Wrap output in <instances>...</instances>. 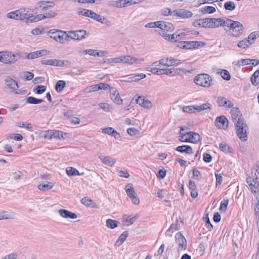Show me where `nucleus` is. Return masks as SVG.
<instances>
[{"instance_id":"f257e3e1","label":"nucleus","mask_w":259,"mask_h":259,"mask_svg":"<svg viewBox=\"0 0 259 259\" xmlns=\"http://www.w3.org/2000/svg\"><path fill=\"white\" fill-rule=\"evenodd\" d=\"M224 21L222 26L229 35L238 37L242 33L244 27L240 22L229 18L224 19Z\"/></svg>"},{"instance_id":"f03ea898","label":"nucleus","mask_w":259,"mask_h":259,"mask_svg":"<svg viewBox=\"0 0 259 259\" xmlns=\"http://www.w3.org/2000/svg\"><path fill=\"white\" fill-rule=\"evenodd\" d=\"M192 34V32L188 28H184L177 30L172 34H165L163 33V37L166 40L175 42L183 39L186 35Z\"/></svg>"},{"instance_id":"7ed1b4c3","label":"nucleus","mask_w":259,"mask_h":259,"mask_svg":"<svg viewBox=\"0 0 259 259\" xmlns=\"http://www.w3.org/2000/svg\"><path fill=\"white\" fill-rule=\"evenodd\" d=\"M21 58V56L17 53L10 51L0 52V62L6 64H12Z\"/></svg>"},{"instance_id":"20e7f679","label":"nucleus","mask_w":259,"mask_h":259,"mask_svg":"<svg viewBox=\"0 0 259 259\" xmlns=\"http://www.w3.org/2000/svg\"><path fill=\"white\" fill-rule=\"evenodd\" d=\"M48 35L56 42L64 44L69 39L66 37L67 32L57 29H53L48 32Z\"/></svg>"},{"instance_id":"39448f33","label":"nucleus","mask_w":259,"mask_h":259,"mask_svg":"<svg viewBox=\"0 0 259 259\" xmlns=\"http://www.w3.org/2000/svg\"><path fill=\"white\" fill-rule=\"evenodd\" d=\"M194 81L197 85L205 88H209L213 84L212 77L205 73L200 74L196 76Z\"/></svg>"},{"instance_id":"423d86ee","label":"nucleus","mask_w":259,"mask_h":259,"mask_svg":"<svg viewBox=\"0 0 259 259\" xmlns=\"http://www.w3.org/2000/svg\"><path fill=\"white\" fill-rule=\"evenodd\" d=\"M201 27L205 28H215L222 26L224 19L215 18H202Z\"/></svg>"},{"instance_id":"0eeeda50","label":"nucleus","mask_w":259,"mask_h":259,"mask_svg":"<svg viewBox=\"0 0 259 259\" xmlns=\"http://www.w3.org/2000/svg\"><path fill=\"white\" fill-rule=\"evenodd\" d=\"M18 20L25 23H31L35 21L34 16L30 13L28 8H21L18 10Z\"/></svg>"},{"instance_id":"6e6552de","label":"nucleus","mask_w":259,"mask_h":259,"mask_svg":"<svg viewBox=\"0 0 259 259\" xmlns=\"http://www.w3.org/2000/svg\"><path fill=\"white\" fill-rule=\"evenodd\" d=\"M234 125L238 137L242 141H246L247 140V130L248 127L244 120L240 122L238 124Z\"/></svg>"},{"instance_id":"1a4fd4ad","label":"nucleus","mask_w":259,"mask_h":259,"mask_svg":"<svg viewBox=\"0 0 259 259\" xmlns=\"http://www.w3.org/2000/svg\"><path fill=\"white\" fill-rule=\"evenodd\" d=\"M125 191L127 195L131 198L133 204L139 205L140 204V199H139L134 187L132 184H127L125 187Z\"/></svg>"},{"instance_id":"9d476101","label":"nucleus","mask_w":259,"mask_h":259,"mask_svg":"<svg viewBox=\"0 0 259 259\" xmlns=\"http://www.w3.org/2000/svg\"><path fill=\"white\" fill-rule=\"evenodd\" d=\"M205 43L198 41H186L180 42L179 47L184 49H192L203 47Z\"/></svg>"},{"instance_id":"9b49d317","label":"nucleus","mask_w":259,"mask_h":259,"mask_svg":"<svg viewBox=\"0 0 259 259\" xmlns=\"http://www.w3.org/2000/svg\"><path fill=\"white\" fill-rule=\"evenodd\" d=\"M176 243L178 245L177 249L179 252L184 251L187 247V240L184 235L178 232L176 234Z\"/></svg>"},{"instance_id":"f8f14e48","label":"nucleus","mask_w":259,"mask_h":259,"mask_svg":"<svg viewBox=\"0 0 259 259\" xmlns=\"http://www.w3.org/2000/svg\"><path fill=\"white\" fill-rule=\"evenodd\" d=\"M87 31L84 30L69 31L67 32L66 37L73 39L81 40L85 38Z\"/></svg>"},{"instance_id":"ddd939ff","label":"nucleus","mask_w":259,"mask_h":259,"mask_svg":"<svg viewBox=\"0 0 259 259\" xmlns=\"http://www.w3.org/2000/svg\"><path fill=\"white\" fill-rule=\"evenodd\" d=\"M231 115L234 124H238L240 122H242L244 120V119L242 117V114L239 110V109L237 107L232 108Z\"/></svg>"},{"instance_id":"4468645a","label":"nucleus","mask_w":259,"mask_h":259,"mask_svg":"<svg viewBox=\"0 0 259 259\" xmlns=\"http://www.w3.org/2000/svg\"><path fill=\"white\" fill-rule=\"evenodd\" d=\"M214 123L220 128L226 129L228 127L229 121L226 116L222 115L217 117Z\"/></svg>"},{"instance_id":"2eb2a0df","label":"nucleus","mask_w":259,"mask_h":259,"mask_svg":"<svg viewBox=\"0 0 259 259\" xmlns=\"http://www.w3.org/2000/svg\"><path fill=\"white\" fill-rule=\"evenodd\" d=\"M246 183L248 184L252 193H256L258 191L259 183L254 178L249 176L246 179Z\"/></svg>"},{"instance_id":"dca6fc26","label":"nucleus","mask_w":259,"mask_h":259,"mask_svg":"<svg viewBox=\"0 0 259 259\" xmlns=\"http://www.w3.org/2000/svg\"><path fill=\"white\" fill-rule=\"evenodd\" d=\"M174 16L181 17L182 18H189L193 16V13L188 10L179 9L174 11Z\"/></svg>"},{"instance_id":"f3484780","label":"nucleus","mask_w":259,"mask_h":259,"mask_svg":"<svg viewBox=\"0 0 259 259\" xmlns=\"http://www.w3.org/2000/svg\"><path fill=\"white\" fill-rule=\"evenodd\" d=\"M110 96L111 100L116 104H121L123 100L119 96V92L114 88H111L110 90Z\"/></svg>"},{"instance_id":"a211bd4d","label":"nucleus","mask_w":259,"mask_h":259,"mask_svg":"<svg viewBox=\"0 0 259 259\" xmlns=\"http://www.w3.org/2000/svg\"><path fill=\"white\" fill-rule=\"evenodd\" d=\"M90 18L102 24H106L108 26H109L111 25V22L109 20H107L105 17L99 15L93 11H92Z\"/></svg>"},{"instance_id":"6ab92c4d","label":"nucleus","mask_w":259,"mask_h":259,"mask_svg":"<svg viewBox=\"0 0 259 259\" xmlns=\"http://www.w3.org/2000/svg\"><path fill=\"white\" fill-rule=\"evenodd\" d=\"M139 215L136 214L135 215H124L122 217V223L124 226H128L132 225L138 219Z\"/></svg>"},{"instance_id":"aec40b11","label":"nucleus","mask_w":259,"mask_h":259,"mask_svg":"<svg viewBox=\"0 0 259 259\" xmlns=\"http://www.w3.org/2000/svg\"><path fill=\"white\" fill-rule=\"evenodd\" d=\"M99 158L103 164L111 167L113 166L116 162L115 159L109 156H104L101 154Z\"/></svg>"},{"instance_id":"412c9836","label":"nucleus","mask_w":259,"mask_h":259,"mask_svg":"<svg viewBox=\"0 0 259 259\" xmlns=\"http://www.w3.org/2000/svg\"><path fill=\"white\" fill-rule=\"evenodd\" d=\"M217 102L219 106L224 108H232L234 105L230 100L223 97H219Z\"/></svg>"},{"instance_id":"4be33fe9","label":"nucleus","mask_w":259,"mask_h":259,"mask_svg":"<svg viewBox=\"0 0 259 259\" xmlns=\"http://www.w3.org/2000/svg\"><path fill=\"white\" fill-rule=\"evenodd\" d=\"M79 53L82 54H88L90 56L103 57L105 55L104 52L101 51L98 52L97 50L88 49L85 50L81 51H79Z\"/></svg>"},{"instance_id":"5701e85b","label":"nucleus","mask_w":259,"mask_h":259,"mask_svg":"<svg viewBox=\"0 0 259 259\" xmlns=\"http://www.w3.org/2000/svg\"><path fill=\"white\" fill-rule=\"evenodd\" d=\"M5 83L7 87L13 91L19 88L18 83L9 76L5 79Z\"/></svg>"},{"instance_id":"b1692460","label":"nucleus","mask_w":259,"mask_h":259,"mask_svg":"<svg viewBox=\"0 0 259 259\" xmlns=\"http://www.w3.org/2000/svg\"><path fill=\"white\" fill-rule=\"evenodd\" d=\"M137 104H139L142 107L146 108L149 109L152 107V104L150 101L146 99L144 97H139L136 100Z\"/></svg>"},{"instance_id":"393cba45","label":"nucleus","mask_w":259,"mask_h":259,"mask_svg":"<svg viewBox=\"0 0 259 259\" xmlns=\"http://www.w3.org/2000/svg\"><path fill=\"white\" fill-rule=\"evenodd\" d=\"M59 213L62 217L64 218L76 219L77 218L76 213L64 209H59Z\"/></svg>"},{"instance_id":"a878e982","label":"nucleus","mask_w":259,"mask_h":259,"mask_svg":"<svg viewBox=\"0 0 259 259\" xmlns=\"http://www.w3.org/2000/svg\"><path fill=\"white\" fill-rule=\"evenodd\" d=\"M180 62L181 61L180 60L175 59L172 58L163 59V65L167 66L178 65L180 64Z\"/></svg>"},{"instance_id":"bb28decb","label":"nucleus","mask_w":259,"mask_h":259,"mask_svg":"<svg viewBox=\"0 0 259 259\" xmlns=\"http://www.w3.org/2000/svg\"><path fill=\"white\" fill-rule=\"evenodd\" d=\"M176 150L180 152L185 153L188 154H192L193 152L192 147L188 145L178 146L177 147Z\"/></svg>"},{"instance_id":"cd10ccee","label":"nucleus","mask_w":259,"mask_h":259,"mask_svg":"<svg viewBox=\"0 0 259 259\" xmlns=\"http://www.w3.org/2000/svg\"><path fill=\"white\" fill-rule=\"evenodd\" d=\"M54 184L53 183L49 182L47 183H42V184L38 185L37 188L40 191H46L51 189L54 187Z\"/></svg>"},{"instance_id":"c85d7f7f","label":"nucleus","mask_w":259,"mask_h":259,"mask_svg":"<svg viewBox=\"0 0 259 259\" xmlns=\"http://www.w3.org/2000/svg\"><path fill=\"white\" fill-rule=\"evenodd\" d=\"M45 52H46V51H45V50H41V51H35L34 52H31V53L28 54L26 56L25 58L27 59H33L37 58L40 56L44 55V53Z\"/></svg>"},{"instance_id":"c756f323","label":"nucleus","mask_w":259,"mask_h":259,"mask_svg":"<svg viewBox=\"0 0 259 259\" xmlns=\"http://www.w3.org/2000/svg\"><path fill=\"white\" fill-rule=\"evenodd\" d=\"M163 33L168 34V32L172 33L174 30L173 25L170 22H163Z\"/></svg>"},{"instance_id":"7c9ffc66","label":"nucleus","mask_w":259,"mask_h":259,"mask_svg":"<svg viewBox=\"0 0 259 259\" xmlns=\"http://www.w3.org/2000/svg\"><path fill=\"white\" fill-rule=\"evenodd\" d=\"M212 105L208 103H204L199 106H196V110L197 112L203 111H210L211 109Z\"/></svg>"},{"instance_id":"2f4dec72","label":"nucleus","mask_w":259,"mask_h":259,"mask_svg":"<svg viewBox=\"0 0 259 259\" xmlns=\"http://www.w3.org/2000/svg\"><path fill=\"white\" fill-rule=\"evenodd\" d=\"M189 136L190 141H189V142L197 143L200 141V137L198 133L189 132Z\"/></svg>"},{"instance_id":"473e14b6","label":"nucleus","mask_w":259,"mask_h":259,"mask_svg":"<svg viewBox=\"0 0 259 259\" xmlns=\"http://www.w3.org/2000/svg\"><path fill=\"white\" fill-rule=\"evenodd\" d=\"M250 81L254 86H256L259 83V69L255 71L251 75Z\"/></svg>"},{"instance_id":"72a5a7b5","label":"nucleus","mask_w":259,"mask_h":259,"mask_svg":"<svg viewBox=\"0 0 259 259\" xmlns=\"http://www.w3.org/2000/svg\"><path fill=\"white\" fill-rule=\"evenodd\" d=\"M252 44V41H250L249 40H247V39H244L238 42L237 46L240 48L245 49L248 47L250 45H251Z\"/></svg>"},{"instance_id":"f704fd0d","label":"nucleus","mask_w":259,"mask_h":259,"mask_svg":"<svg viewBox=\"0 0 259 259\" xmlns=\"http://www.w3.org/2000/svg\"><path fill=\"white\" fill-rule=\"evenodd\" d=\"M178 70H180V69L177 68V69H175L173 68H163V74H166L171 76H174L178 73Z\"/></svg>"},{"instance_id":"c9c22d12","label":"nucleus","mask_w":259,"mask_h":259,"mask_svg":"<svg viewBox=\"0 0 259 259\" xmlns=\"http://www.w3.org/2000/svg\"><path fill=\"white\" fill-rule=\"evenodd\" d=\"M66 172L68 176L80 175L79 172L77 169L72 167H67L66 169Z\"/></svg>"},{"instance_id":"e433bc0d","label":"nucleus","mask_w":259,"mask_h":259,"mask_svg":"<svg viewBox=\"0 0 259 259\" xmlns=\"http://www.w3.org/2000/svg\"><path fill=\"white\" fill-rule=\"evenodd\" d=\"M66 85V83L64 80H59L57 82L55 85V89L58 93H61Z\"/></svg>"},{"instance_id":"4c0bfd02","label":"nucleus","mask_w":259,"mask_h":259,"mask_svg":"<svg viewBox=\"0 0 259 259\" xmlns=\"http://www.w3.org/2000/svg\"><path fill=\"white\" fill-rule=\"evenodd\" d=\"M44 100L42 99H36L33 97H28L26 99V102L28 104H37L41 103V102H44Z\"/></svg>"},{"instance_id":"58836bf2","label":"nucleus","mask_w":259,"mask_h":259,"mask_svg":"<svg viewBox=\"0 0 259 259\" xmlns=\"http://www.w3.org/2000/svg\"><path fill=\"white\" fill-rule=\"evenodd\" d=\"M59 60L58 59H47L41 61V63L45 65H48L50 66H58Z\"/></svg>"},{"instance_id":"ea45409f","label":"nucleus","mask_w":259,"mask_h":259,"mask_svg":"<svg viewBox=\"0 0 259 259\" xmlns=\"http://www.w3.org/2000/svg\"><path fill=\"white\" fill-rule=\"evenodd\" d=\"M219 148L222 151L226 153H232V148L227 144L220 143Z\"/></svg>"},{"instance_id":"a19ab883","label":"nucleus","mask_w":259,"mask_h":259,"mask_svg":"<svg viewBox=\"0 0 259 259\" xmlns=\"http://www.w3.org/2000/svg\"><path fill=\"white\" fill-rule=\"evenodd\" d=\"M251 177H254L255 180H258L259 179V165H255L253 167L251 172Z\"/></svg>"},{"instance_id":"79ce46f5","label":"nucleus","mask_w":259,"mask_h":259,"mask_svg":"<svg viewBox=\"0 0 259 259\" xmlns=\"http://www.w3.org/2000/svg\"><path fill=\"white\" fill-rule=\"evenodd\" d=\"M215 11V8L212 6H205L202 7L201 9V12L203 13L212 14Z\"/></svg>"},{"instance_id":"37998d69","label":"nucleus","mask_w":259,"mask_h":259,"mask_svg":"<svg viewBox=\"0 0 259 259\" xmlns=\"http://www.w3.org/2000/svg\"><path fill=\"white\" fill-rule=\"evenodd\" d=\"M99 105L101 109H102L106 112H109L114 110V108L112 107V106L109 105L107 103H100L99 104Z\"/></svg>"},{"instance_id":"c03bdc74","label":"nucleus","mask_w":259,"mask_h":259,"mask_svg":"<svg viewBox=\"0 0 259 259\" xmlns=\"http://www.w3.org/2000/svg\"><path fill=\"white\" fill-rule=\"evenodd\" d=\"M224 8L226 10H228L230 11H233L236 8V6L235 3L232 1H228L226 2L224 4Z\"/></svg>"},{"instance_id":"a18cd8bd","label":"nucleus","mask_w":259,"mask_h":259,"mask_svg":"<svg viewBox=\"0 0 259 259\" xmlns=\"http://www.w3.org/2000/svg\"><path fill=\"white\" fill-rule=\"evenodd\" d=\"M127 236L128 232L127 231L123 232L118 238V239L116 241V245H120L125 240Z\"/></svg>"},{"instance_id":"49530a36","label":"nucleus","mask_w":259,"mask_h":259,"mask_svg":"<svg viewBox=\"0 0 259 259\" xmlns=\"http://www.w3.org/2000/svg\"><path fill=\"white\" fill-rule=\"evenodd\" d=\"M180 134L181 135L179 138V140L180 141L184 142H189V141H190L189 132L185 133L180 131Z\"/></svg>"},{"instance_id":"de8ad7c7","label":"nucleus","mask_w":259,"mask_h":259,"mask_svg":"<svg viewBox=\"0 0 259 259\" xmlns=\"http://www.w3.org/2000/svg\"><path fill=\"white\" fill-rule=\"evenodd\" d=\"M128 59H129V61H130L129 65H133L134 64H139V63H140L141 62L144 61V59L143 58H138L132 57L130 55V58Z\"/></svg>"},{"instance_id":"09e8293b","label":"nucleus","mask_w":259,"mask_h":259,"mask_svg":"<svg viewBox=\"0 0 259 259\" xmlns=\"http://www.w3.org/2000/svg\"><path fill=\"white\" fill-rule=\"evenodd\" d=\"M46 87L45 85H36L33 90V91L37 94H41L46 91Z\"/></svg>"},{"instance_id":"8fccbe9b","label":"nucleus","mask_w":259,"mask_h":259,"mask_svg":"<svg viewBox=\"0 0 259 259\" xmlns=\"http://www.w3.org/2000/svg\"><path fill=\"white\" fill-rule=\"evenodd\" d=\"M13 215L5 211H0V221L4 219H12Z\"/></svg>"},{"instance_id":"3c124183","label":"nucleus","mask_w":259,"mask_h":259,"mask_svg":"<svg viewBox=\"0 0 259 259\" xmlns=\"http://www.w3.org/2000/svg\"><path fill=\"white\" fill-rule=\"evenodd\" d=\"M48 134H50V136H53V138L59 139L63 138V133L59 131H50Z\"/></svg>"},{"instance_id":"603ef678","label":"nucleus","mask_w":259,"mask_h":259,"mask_svg":"<svg viewBox=\"0 0 259 259\" xmlns=\"http://www.w3.org/2000/svg\"><path fill=\"white\" fill-rule=\"evenodd\" d=\"M50 3L53 4L52 2L41 1L38 3V6L39 8L43 10H47L48 8L53 7V5H49Z\"/></svg>"},{"instance_id":"864d4df0","label":"nucleus","mask_w":259,"mask_h":259,"mask_svg":"<svg viewBox=\"0 0 259 259\" xmlns=\"http://www.w3.org/2000/svg\"><path fill=\"white\" fill-rule=\"evenodd\" d=\"M146 77V75L144 73L137 74L132 77L128 78L130 81H138L141 79Z\"/></svg>"},{"instance_id":"5fc2aeb1","label":"nucleus","mask_w":259,"mask_h":259,"mask_svg":"<svg viewBox=\"0 0 259 259\" xmlns=\"http://www.w3.org/2000/svg\"><path fill=\"white\" fill-rule=\"evenodd\" d=\"M111 5L115 8H121L124 7L123 0H119L116 1H112Z\"/></svg>"},{"instance_id":"6e6d98bb","label":"nucleus","mask_w":259,"mask_h":259,"mask_svg":"<svg viewBox=\"0 0 259 259\" xmlns=\"http://www.w3.org/2000/svg\"><path fill=\"white\" fill-rule=\"evenodd\" d=\"M18 10L15 11H12L7 14V17L9 19H12L18 20Z\"/></svg>"},{"instance_id":"4d7b16f0","label":"nucleus","mask_w":259,"mask_h":259,"mask_svg":"<svg viewBox=\"0 0 259 259\" xmlns=\"http://www.w3.org/2000/svg\"><path fill=\"white\" fill-rule=\"evenodd\" d=\"M17 125L19 127L25 128L29 131H31L32 126L30 123H25L23 122H19L16 123Z\"/></svg>"},{"instance_id":"13d9d810","label":"nucleus","mask_w":259,"mask_h":259,"mask_svg":"<svg viewBox=\"0 0 259 259\" xmlns=\"http://www.w3.org/2000/svg\"><path fill=\"white\" fill-rule=\"evenodd\" d=\"M220 74L223 79L226 80H229L231 79L230 73L226 70H222L220 72Z\"/></svg>"},{"instance_id":"bf43d9fd","label":"nucleus","mask_w":259,"mask_h":259,"mask_svg":"<svg viewBox=\"0 0 259 259\" xmlns=\"http://www.w3.org/2000/svg\"><path fill=\"white\" fill-rule=\"evenodd\" d=\"M147 70L154 74H161L162 69L157 68L155 67H150L147 68Z\"/></svg>"},{"instance_id":"052dcab7","label":"nucleus","mask_w":259,"mask_h":259,"mask_svg":"<svg viewBox=\"0 0 259 259\" xmlns=\"http://www.w3.org/2000/svg\"><path fill=\"white\" fill-rule=\"evenodd\" d=\"M92 11L90 10L82 9L78 12V14L79 15H81L84 16H86V17H88L90 18V15H91Z\"/></svg>"},{"instance_id":"680f3d73","label":"nucleus","mask_w":259,"mask_h":259,"mask_svg":"<svg viewBox=\"0 0 259 259\" xmlns=\"http://www.w3.org/2000/svg\"><path fill=\"white\" fill-rule=\"evenodd\" d=\"M23 74L25 80H30L34 77L33 73L29 71H24Z\"/></svg>"},{"instance_id":"e2e57ef3","label":"nucleus","mask_w":259,"mask_h":259,"mask_svg":"<svg viewBox=\"0 0 259 259\" xmlns=\"http://www.w3.org/2000/svg\"><path fill=\"white\" fill-rule=\"evenodd\" d=\"M118 222L117 221L107 219L106 220L107 227H117Z\"/></svg>"},{"instance_id":"0e129e2a","label":"nucleus","mask_w":259,"mask_h":259,"mask_svg":"<svg viewBox=\"0 0 259 259\" xmlns=\"http://www.w3.org/2000/svg\"><path fill=\"white\" fill-rule=\"evenodd\" d=\"M127 133L131 136H134L139 134V131L135 128H128L127 130Z\"/></svg>"},{"instance_id":"69168bd1","label":"nucleus","mask_w":259,"mask_h":259,"mask_svg":"<svg viewBox=\"0 0 259 259\" xmlns=\"http://www.w3.org/2000/svg\"><path fill=\"white\" fill-rule=\"evenodd\" d=\"M196 106H185L183 108V110L184 112L186 113H193L196 110Z\"/></svg>"},{"instance_id":"338daca9","label":"nucleus","mask_w":259,"mask_h":259,"mask_svg":"<svg viewBox=\"0 0 259 259\" xmlns=\"http://www.w3.org/2000/svg\"><path fill=\"white\" fill-rule=\"evenodd\" d=\"M129 58L130 55H122L120 56V63H123L129 65Z\"/></svg>"},{"instance_id":"774afa93","label":"nucleus","mask_w":259,"mask_h":259,"mask_svg":"<svg viewBox=\"0 0 259 259\" xmlns=\"http://www.w3.org/2000/svg\"><path fill=\"white\" fill-rule=\"evenodd\" d=\"M17 254L15 252L10 253L3 257L1 259H16Z\"/></svg>"}]
</instances>
